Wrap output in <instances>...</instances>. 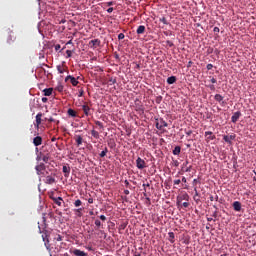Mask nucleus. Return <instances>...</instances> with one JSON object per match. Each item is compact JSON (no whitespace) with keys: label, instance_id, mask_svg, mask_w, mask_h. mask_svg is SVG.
I'll list each match as a JSON object with an SVG mask.
<instances>
[{"label":"nucleus","instance_id":"obj_1","mask_svg":"<svg viewBox=\"0 0 256 256\" xmlns=\"http://www.w3.org/2000/svg\"><path fill=\"white\" fill-rule=\"evenodd\" d=\"M37 175H41L42 177H47L49 175V172H47V167L44 163H40L35 167Z\"/></svg>","mask_w":256,"mask_h":256},{"label":"nucleus","instance_id":"obj_2","mask_svg":"<svg viewBox=\"0 0 256 256\" xmlns=\"http://www.w3.org/2000/svg\"><path fill=\"white\" fill-rule=\"evenodd\" d=\"M168 126L169 124H167V122L163 120V118L156 119V129H159V131H161L163 127H168Z\"/></svg>","mask_w":256,"mask_h":256},{"label":"nucleus","instance_id":"obj_3","mask_svg":"<svg viewBox=\"0 0 256 256\" xmlns=\"http://www.w3.org/2000/svg\"><path fill=\"white\" fill-rule=\"evenodd\" d=\"M136 167L137 169H145V167H147V163L145 162V160L141 159V157H138L136 159Z\"/></svg>","mask_w":256,"mask_h":256},{"label":"nucleus","instance_id":"obj_4","mask_svg":"<svg viewBox=\"0 0 256 256\" xmlns=\"http://www.w3.org/2000/svg\"><path fill=\"white\" fill-rule=\"evenodd\" d=\"M67 81H70L71 85H73V87H77L79 85V80H77V78L71 76V75H68L66 78H65V82L67 83Z\"/></svg>","mask_w":256,"mask_h":256},{"label":"nucleus","instance_id":"obj_5","mask_svg":"<svg viewBox=\"0 0 256 256\" xmlns=\"http://www.w3.org/2000/svg\"><path fill=\"white\" fill-rule=\"evenodd\" d=\"M100 46H101V40L99 39H94L89 42V47L91 49H97V47H100Z\"/></svg>","mask_w":256,"mask_h":256},{"label":"nucleus","instance_id":"obj_6","mask_svg":"<svg viewBox=\"0 0 256 256\" xmlns=\"http://www.w3.org/2000/svg\"><path fill=\"white\" fill-rule=\"evenodd\" d=\"M44 183H46V185H53V183H56L55 177L51 175L46 176Z\"/></svg>","mask_w":256,"mask_h":256},{"label":"nucleus","instance_id":"obj_7","mask_svg":"<svg viewBox=\"0 0 256 256\" xmlns=\"http://www.w3.org/2000/svg\"><path fill=\"white\" fill-rule=\"evenodd\" d=\"M240 117H241V111L234 112L231 117L232 123H236L237 121H239Z\"/></svg>","mask_w":256,"mask_h":256},{"label":"nucleus","instance_id":"obj_8","mask_svg":"<svg viewBox=\"0 0 256 256\" xmlns=\"http://www.w3.org/2000/svg\"><path fill=\"white\" fill-rule=\"evenodd\" d=\"M82 110L84 111L86 117H89V115H91V107H89V105H87L86 103L82 105Z\"/></svg>","mask_w":256,"mask_h":256},{"label":"nucleus","instance_id":"obj_9","mask_svg":"<svg viewBox=\"0 0 256 256\" xmlns=\"http://www.w3.org/2000/svg\"><path fill=\"white\" fill-rule=\"evenodd\" d=\"M33 143H34L35 147H39V145L43 144V138L41 136H36L33 139Z\"/></svg>","mask_w":256,"mask_h":256},{"label":"nucleus","instance_id":"obj_10","mask_svg":"<svg viewBox=\"0 0 256 256\" xmlns=\"http://www.w3.org/2000/svg\"><path fill=\"white\" fill-rule=\"evenodd\" d=\"M62 171L64 173V177H69L71 174V167L69 165H64Z\"/></svg>","mask_w":256,"mask_h":256},{"label":"nucleus","instance_id":"obj_11","mask_svg":"<svg viewBox=\"0 0 256 256\" xmlns=\"http://www.w3.org/2000/svg\"><path fill=\"white\" fill-rule=\"evenodd\" d=\"M41 117H43V113H38L36 115V123H35L36 129H39V125H41V121H42Z\"/></svg>","mask_w":256,"mask_h":256},{"label":"nucleus","instance_id":"obj_12","mask_svg":"<svg viewBox=\"0 0 256 256\" xmlns=\"http://www.w3.org/2000/svg\"><path fill=\"white\" fill-rule=\"evenodd\" d=\"M205 137H207V141H214V139H216L215 135H213V132L211 131H206Z\"/></svg>","mask_w":256,"mask_h":256},{"label":"nucleus","instance_id":"obj_13","mask_svg":"<svg viewBox=\"0 0 256 256\" xmlns=\"http://www.w3.org/2000/svg\"><path fill=\"white\" fill-rule=\"evenodd\" d=\"M232 207L234 211H237V212L241 211V202L239 201L233 202Z\"/></svg>","mask_w":256,"mask_h":256},{"label":"nucleus","instance_id":"obj_14","mask_svg":"<svg viewBox=\"0 0 256 256\" xmlns=\"http://www.w3.org/2000/svg\"><path fill=\"white\" fill-rule=\"evenodd\" d=\"M215 101L220 103V105H225V102L223 101V96L221 94H216L214 96Z\"/></svg>","mask_w":256,"mask_h":256},{"label":"nucleus","instance_id":"obj_15","mask_svg":"<svg viewBox=\"0 0 256 256\" xmlns=\"http://www.w3.org/2000/svg\"><path fill=\"white\" fill-rule=\"evenodd\" d=\"M45 97H51L53 95V88H46L43 90Z\"/></svg>","mask_w":256,"mask_h":256},{"label":"nucleus","instance_id":"obj_16","mask_svg":"<svg viewBox=\"0 0 256 256\" xmlns=\"http://www.w3.org/2000/svg\"><path fill=\"white\" fill-rule=\"evenodd\" d=\"M75 141H76L77 147H80V145H83V137H81V135L75 136Z\"/></svg>","mask_w":256,"mask_h":256},{"label":"nucleus","instance_id":"obj_17","mask_svg":"<svg viewBox=\"0 0 256 256\" xmlns=\"http://www.w3.org/2000/svg\"><path fill=\"white\" fill-rule=\"evenodd\" d=\"M73 255H76V256H87V253H85L84 251H81L80 249H75L73 251Z\"/></svg>","mask_w":256,"mask_h":256},{"label":"nucleus","instance_id":"obj_18","mask_svg":"<svg viewBox=\"0 0 256 256\" xmlns=\"http://www.w3.org/2000/svg\"><path fill=\"white\" fill-rule=\"evenodd\" d=\"M223 140H224L226 143H231V141L235 140V135H230V136L225 135V136L223 137Z\"/></svg>","mask_w":256,"mask_h":256},{"label":"nucleus","instance_id":"obj_19","mask_svg":"<svg viewBox=\"0 0 256 256\" xmlns=\"http://www.w3.org/2000/svg\"><path fill=\"white\" fill-rule=\"evenodd\" d=\"M176 82H177V77L175 76H170L167 78L168 85H173V83H176Z\"/></svg>","mask_w":256,"mask_h":256},{"label":"nucleus","instance_id":"obj_20","mask_svg":"<svg viewBox=\"0 0 256 256\" xmlns=\"http://www.w3.org/2000/svg\"><path fill=\"white\" fill-rule=\"evenodd\" d=\"M52 199H53L54 203L56 205H58V207H61V205H63V198L58 197V198H52Z\"/></svg>","mask_w":256,"mask_h":256},{"label":"nucleus","instance_id":"obj_21","mask_svg":"<svg viewBox=\"0 0 256 256\" xmlns=\"http://www.w3.org/2000/svg\"><path fill=\"white\" fill-rule=\"evenodd\" d=\"M136 33L138 35H143V33H145V26L144 25H140L137 30H136Z\"/></svg>","mask_w":256,"mask_h":256},{"label":"nucleus","instance_id":"obj_22","mask_svg":"<svg viewBox=\"0 0 256 256\" xmlns=\"http://www.w3.org/2000/svg\"><path fill=\"white\" fill-rule=\"evenodd\" d=\"M168 237V241H170V243H175V233L169 232Z\"/></svg>","mask_w":256,"mask_h":256},{"label":"nucleus","instance_id":"obj_23","mask_svg":"<svg viewBox=\"0 0 256 256\" xmlns=\"http://www.w3.org/2000/svg\"><path fill=\"white\" fill-rule=\"evenodd\" d=\"M173 155H180L181 154V146H176L173 151Z\"/></svg>","mask_w":256,"mask_h":256},{"label":"nucleus","instance_id":"obj_24","mask_svg":"<svg viewBox=\"0 0 256 256\" xmlns=\"http://www.w3.org/2000/svg\"><path fill=\"white\" fill-rule=\"evenodd\" d=\"M57 71L58 73H60L61 75H63V73H65L67 71V68L61 66V65H58L57 66Z\"/></svg>","mask_w":256,"mask_h":256},{"label":"nucleus","instance_id":"obj_25","mask_svg":"<svg viewBox=\"0 0 256 256\" xmlns=\"http://www.w3.org/2000/svg\"><path fill=\"white\" fill-rule=\"evenodd\" d=\"M67 114L69 115V117H77V112H75V110L71 108L68 109Z\"/></svg>","mask_w":256,"mask_h":256},{"label":"nucleus","instance_id":"obj_26","mask_svg":"<svg viewBox=\"0 0 256 256\" xmlns=\"http://www.w3.org/2000/svg\"><path fill=\"white\" fill-rule=\"evenodd\" d=\"M115 83H117V78L110 77L108 80V85H115Z\"/></svg>","mask_w":256,"mask_h":256},{"label":"nucleus","instance_id":"obj_27","mask_svg":"<svg viewBox=\"0 0 256 256\" xmlns=\"http://www.w3.org/2000/svg\"><path fill=\"white\" fill-rule=\"evenodd\" d=\"M109 153V149L107 147L104 148V150L100 153V157L103 158Z\"/></svg>","mask_w":256,"mask_h":256},{"label":"nucleus","instance_id":"obj_28","mask_svg":"<svg viewBox=\"0 0 256 256\" xmlns=\"http://www.w3.org/2000/svg\"><path fill=\"white\" fill-rule=\"evenodd\" d=\"M91 135L92 137H94V139H99V132H97L96 130H92Z\"/></svg>","mask_w":256,"mask_h":256},{"label":"nucleus","instance_id":"obj_29","mask_svg":"<svg viewBox=\"0 0 256 256\" xmlns=\"http://www.w3.org/2000/svg\"><path fill=\"white\" fill-rule=\"evenodd\" d=\"M160 23H163L164 25H169V22L167 21V18H165V17L160 18Z\"/></svg>","mask_w":256,"mask_h":256},{"label":"nucleus","instance_id":"obj_30","mask_svg":"<svg viewBox=\"0 0 256 256\" xmlns=\"http://www.w3.org/2000/svg\"><path fill=\"white\" fill-rule=\"evenodd\" d=\"M191 169H193V166H188L184 168L182 171H184V173H191Z\"/></svg>","mask_w":256,"mask_h":256},{"label":"nucleus","instance_id":"obj_31","mask_svg":"<svg viewBox=\"0 0 256 256\" xmlns=\"http://www.w3.org/2000/svg\"><path fill=\"white\" fill-rule=\"evenodd\" d=\"M74 205L75 207H81V205H83V202H81V200L78 199L74 202Z\"/></svg>","mask_w":256,"mask_h":256},{"label":"nucleus","instance_id":"obj_32","mask_svg":"<svg viewBox=\"0 0 256 256\" xmlns=\"http://www.w3.org/2000/svg\"><path fill=\"white\" fill-rule=\"evenodd\" d=\"M181 199H183L184 201H189V194L187 193L183 194Z\"/></svg>","mask_w":256,"mask_h":256},{"label":"nucleus","instance_id":"obj_33","mask_svg":"<svg viewBox=\"0 0 256 256\" xmlns=\"http://www.w3.org/2000/svg\"><path fill=\"white\" fill-rule=\"evenodd\" d=\"M189 160H186L183 164H182V171L185 169V167H189Z\"/></svg>","mask_w":256,"mask_h":256},{"label":"nucleus","instance_id":"obj_34","mask_svg":"<svg viewBox=\"0 0 256 256\" xmlns=\"http://www.w3.org/2000/svg\"><path fill=\"white\" fill-rule=\"evenodd\" d=\"M95 125H97L98 127H100V129H103V123L101 121H96Z\"/></svg>","mask_w":256,"mask_h":256},{"label":"nucleus","instance_id":"obj_35","mask_svg":"<svg viewBox=\"0 0 256 256\" xmlns=\"http://www.w3.org/2000/svg\"><path fill=\"white\" fill-rule=\"evenodd\" d=\"M42 161H43L44 163H49V156H43V157H42Z\"/></svg>","mask_w":256,"mask_h":256},{"label":"nucleus","instance_id":"obj_36","mask_svg":"<svg viewBox=\"0 0 256 256\" xmlns=\"http://www.w3.org/2000/svg\"><path fill=\"white\" fill-rule=\"evenodd\" d=\"M95 225H96V227H101V220H99V219H97V220H95Z\"/></svg>","mask_w":256,"mask_h":256},{"label":"nucleus","instance_id":"obj_37","mask_svg":"<svg viewBox=\"0 0 256 256\" xmlns=\"http://www.w3.org/2000/svg\"><path fill=\"white\" fill-rule=\"evenodd\" d=\"M118 39H119V41L125 39V34L120 33V34L118 35Z\"/></svg>","mask_w":256,"mask_h":256},{"label":"nucleus","instance_id":"obj_38","mask_svg":"<svg viewBox=\"0 0 256 256\" xmlns=\"http://www.w3.org/2000/svg\"><path fill=\"white\" fill-rule=\"evenodd\" d=\"M83 95H85V91L83 89H80L78 97H83Z\"/></svg>","mask_w":256,"mask_h":256},{"label":"nucleus","instance_id":"obj_39","mask_svg":"<svg viewBox=\"0 0 256 256\" xmlns=\"http://www.w3.org/2000/svg\"><path fill=\"white\" fill-rule=\"evenodd\" d=\"M166 44L168 45V47H173L174 46V44L171 40H167Z\"/></svg>","mask_w":256,"mask_h":256},{"label":"nucleus","instance_id":"obj_40","mask_svg":"<svg viewBox=\"0 0 256 256\" xmlns=\"http://www.w3.org/2000/svg\"><path fill=\"white\" fill-rule=\"evenodd\" d=\"M66 55L69 58V57H71L73 55V52L71 50H67L66 51Z\"/></svg>","mask_w":256,"mask_h":256},{"label":"nucleus","instance_id":"obj_41","mask_svg":"<svg viewBox=\"0 0 256 256\" xmlns=\"http://www.w3.org/2000/svg\"><path fill=\"white\" fill-rule=\"evenodd\" d=\"M206 69L211 71V69H213V64H207Z\"/></svg>","mask_w":256,"mask_h":256},{"label":"nucleus","instance_id":"obj_42","mask_svg":"<svg viewBox=\"0 0 256 256\" xmlns=\"http://www.w3.org/2000/svg\"><path fill=\"white\" fill-rule=\"evenodd\" d=\"M162 99H163V97L158 96V97L156 98V103H158V104L161 103Z\"/></svg>","mask_w":256,"mask_h":256},{"label":"nucleus","instance_id":"obj_43","mask_svg":"<svg viewBox=\"0 0 256 256\" xmlns=\"http://www.w3.org/2000/svg\"><path fill=\"white\" fill-rule=\"evenodd\" d=\"M56 241H63V237L58 234L57 237H56Z\"/></svg>","mask_w":256,"mask_h":256},{"label":"nucleus","instance_id":"obj_44","mask_svg":"<svg viewBox=\"0 0 256 256\" xmlns=\"http://www.w3.org/2000/svg\"><path fill=\"white\" fill-rule=\"evenodd\" d=\"M106 5H107L108 7H111V6L115 5V2L110 1V2H107Z\"/></svg>","mask_w":256,"mask_h":256},{"label":"nucleus","instance_id":"obj_45","mask_svg":"<svg viewBox=\"0 0 256 256\" xmlns=\"http://www.w3.org/2000/svg\"><path fill=\"white\" fill-rule=\"evenodd\" d=\"M101 221H107V217L105 215H100Z\"/></svg>","mask_w":256,"mask_h":256},{"label":"nucleus","instance_id":"obj_46","mask_svg":"<svg viewBox=\"0 0 256 256\" xmlns=\"http://www.w3.org/2000/svg\"><path fill=\"white\" fill-rule=\"evenodd\" d=\"M173 165H174V167H177L179 165V161L178 160H173Z\"/></svg>","mask_w":256,"mask_h":256},{"label":"nucleus","instance_id":"obj_47","mask_svg":"<svg viewBox=\"0 0 256 256\" xmlns=\"http://www.w3.org/2000/svg\"><path fill=\"white\" fill-rule=\"evenodd\" d=\"M56 89L59 93H61L63 91V86H58Z\"/></svg>","mask_w":256,"mask_h":256},{"label":"nucleus","instance_id":"obj_48","mask_svg":"<svg viewBox=\"0 0 256 256\" xmlns=\"http://www.w3.org/2000/svg\"><path fill=\"white\" fill-rule=\"evenodd\" d=\"M59 49H61V45L60 44H56L55 45V51H59Z\"/></svg>","mask_w":256,"mask_h":256},{"label":"nucleus","instance_id":"obj_49","mask_svg":"<svg viewBox=\"0 0 256 256\" xmlns=\"http://www.w3.org/2000/svg\"><path fill=\"white\" fill-rule=\"evenodd\" d=\"M181 183L180 179L174 180V185H179Z\"/></svg>","mask_w":256,"mask_h":256},{"label":"nucleus","instance_id":"obj_50","mask_svg":"<svg viewBox=\"0 0 256 256\" xmlns=\"http://www.w3.org/2000/svg\"><path fill=\"white\" fill-rule=\"evenodd\" d=\"M193 134V131H191V130H188V131H186V135L189 137V136H191Z\"/></svg>","mask_w":256,"mask_h":256},{"label":"nucleus","instance_id":"obj_51","mask_svg":"<svg viewBox=\"0 0 256 256\" xmlns=\"http://www.w3.org/2000/svg\"><path fill=\"white\" fill-rule=\"evenodd\" d=\"M213 31H214V33H219L220 29H219V27H214Z\"/></svg>","mask_w":256,"mask_h":256},{"label":"nucleus","instance_id":"obj_52","mask_svg":"<svg viewBox=\"0 0 256 256\" xmlns=\"http://www.w3.org/2000/svg\"><path fill=\"white\" fill-rule=\"evenodd\" d=\"M182 205L185 207V209H187V207H189V202H184Z\"/></svg>","mask_w":256,"mask_h":256},{"label":"nucleus","instance_id":"obj_53","mask_svg":"<svg viewBox=\"0 0 256 256\" xmlns=\"http://www.w3.org/2000/svg\"><path fill=\"white\" fill-rule=\"evenodd\" d=\"M47 101H49V99L47 97L42 98V103H47Z\"/></svg>","mask_w":256,"mask_h":256},{"label":"nucleus","instance_id":"obj_54","mask_svg":"<svg viewBox=\"0 0 256 256\" xmlns=\"http://www.w3.org/2000/svg\"><path fill=\"white\" fill-rule=\"evenodd\" d=\"M112 11H114L113 7L107 9V13H111Z\"/></svg>","mask_w":256,"mask_h":256},{"label":"nucleus","instance_id":"obj_55","mask_svg":"<svg viewBox=\"0 0 256 256\" xmlns=\"http://www.w3.org/2000/svg\"><path fill=\"white\" fill-rule=\"evenodd\" d=\"M48 121H49L50 123H55V119H54V118H52V117H51V118H49V119H48Z\"/></svg>","mask_w":256,"mask_h":256},{"label":"nucleus","instance_id":"obj_56","mask_svg":"<svg viewBox=\"0 0 256 256\" xmlns=\"http://www.w3.org/2000/svg\"><path fill=\"white\" fill-rule=\"evenodd\" d=\"M197 183H199V181H198L197 179H194L193 182H192V184H193L194 186L197 185Z\"/></svg>","mask_w":256,"mask_h":256},{"label":"nucleus","instance_id":"obj_57","mask_svg":"<svg viewBox=\"0 0 256 256\" xmlns=\"http://www.w3.org/2000/svg\"><path fill=\"white\" fill-rule=\"evenodd\" d=\"M209 88L211 89V91H215V86L214 85H210Z\"/></svg>","mask_w":256,"mask_h":256},{"label":"nucleus","instance_id":"obj_58","mask_svg":"<svg viewBox=\"0 0 256 256\" xmlns=\"http://www.w3.org/2000/svg\"><path fill=\"white\" fill-rule=\"evenodd\" d=\"M195 191V197H197V195H199V192H197V187L194 188Z\"/></svg>","mask_w":256,"mask_h":256},{"label":"nucleus","instance_id":"obj_59","mask_svg":"<svg viewBox=\"0 0 256 256\" xmlns=\"http://www.w3.org/2000/svg\"><path fill=\"white\" fill-rule=\"evenodd\" d=\"M211 83H217V79L212 78V79H211Z\"/></svg>","mask_w":256,"mask_h":256},{"label":"nucleus","instance_id":"obj_60","mask_svg":"<svg viewBox=\"0 0 256 256\" xmlns=\"http://www.w3.org/2000/svg\"><path fill=\"white\" fill-rule=\"evenodd\" d=\"M182 183H187V178L183 177L182 178Z\"/></svg>","mask_w":256,"mask_h":256},{"label":"nucleus","instance_id":"obj_61","mask_svg":"<svg viewBox=\"0 0 256 256\" xmlns=\"http://www.w3.org/2000/svg\"><path fill=\"white\" fill-rule=\"evenodd\" d=\"M88 203L92 204L93 203V198H89Z\"/></svg>","mask_w":256,"mask_h":256},{"label":"nucleus","instance_id":"obj_62","mask_svg":"<svg viewBox=\"0 0 256 256\" xmlns=\"http://www.w3.org/2000/svg\"><path fill=\"white\" fill-rule=\"evenodd\" d=\"M129 190H124V195H129Z\"/></svg>","mask_w":256,"mask_h":256},{"label":"nucleus","instance_id":"obj_63","mask_svg":"<svg viewBox=\"0 0 256 256\" xmlns=\"http://www.w3.org/2000/svg\"><path fill=\"white\" fill-rule=\"evenodd\" d=\"M143 187H150V184L149 183L143 184Z\"/></svg>","mask_w":256,"mask_h":256},{"label":"nucleus","instance_id":"obj_64","mask_svg":"<svg viewBox=\"0 0 256 256\" xmlns=\"http://www.w3.org/2000/svg\"><path fill=\"white\" fill-rule=\"evenodd\" d=\"M134 256H141V254H140V253L135 252V253H134Z\"/></svg>","mask_w":256,"mask_h":256}]
</instances>
